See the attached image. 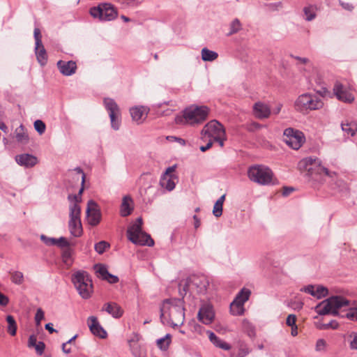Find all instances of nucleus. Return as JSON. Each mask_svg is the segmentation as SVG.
Here are the masks:
<instances>
[{"label":"nucleus","instance_id":"nucleus-16","mask_svg":"<svg viewBox=\"0 0 357 357\" xmlns=\"http://www.w3.org/2000/svg\"><path fill=\"white\" fill-rule=\"evenodd\" d=\"M175 169L176 166L169 167L162 175L160 181V185L169 191L175 188V179H176V177L174 175Z\"/></svg>","mask_w":357,"mask_h":357},{"label":"nucleus","instance_id":"nucleus-22","mask_svg":"<svg viewBox=\"0 0 357 357\" xmlns=\"http://www.w3.org/2000/svg\"><path fill=\"white\" fill-rule=\"evenodd\" d=\"M17 163L26 168L32 167L38 163V159L33 155L24 153L15 157Z\"/></svg>","mask_w":357,"mask_h":357},{"label":"nucleus","instance_id":"nucleus-39","mask_svg":"<svg viewBox=\"0 0 357 357\" xmlns=\"http://www.w3.org/2000/svg\"><path fill=\"white\" fill-rule=\"evenodd\" d=\"M303 12L305 15V19L307 21L312 20L316 16L315 8L312 6L305 7L303 8Z\"/></svg>","mask_w":357,"mask_h":357},{"label":"nucleus","instance_id":"nucleus-14","mask_svg":"<svg viewBox=\"0 0 357 357\" xmlns=\"http://www.w3.org/2000/svg\"><path fill=\"white\" fill-rule=\"evenodd\" d=\"M104 104L109 112L112 128L115 130H119L121 125V113L117 104L109 98L104 99Z\"/></svg>","mask_w":357,"mask_h":357},{"label":"nucleus","instance_id":"nucleus-1","mask_svg":"<svg viewBox=\"0 0 357 357\" xmlns=\"http://www.w3.org/2000/svg\"><path fill=\"white\" fill-rule=\"evenodd\" d=\"M161 317L168 312L172 325L179 326L183 324L185 319L183 301L182 299L173 298L164 301L160 308Z\"/></svg>","mask_w":357,"mask_h":357},{"label":"nucleus","instance_id":"nucleus-31","mask_svg":"<svg viewBox=\"0 0 357 357\" xmlns=\"http://www.w3.org/2000/svg\"><path fill=\"white\" fill-rule=\"evenodd\" d=\"M341 127L343 132L348 136H354L357 132V123L355 122H343Z\"/></svg>","mask_w":357,"mask_h":357},{"label":"nucleus","instance_id":"nucleus-34","mask_svg":"<svg viewBox=\"0 0 357 357\" xmlns=\"http://www.w3.org/2000/svg\"><path fill=\"white\" fill-rule=\"evenodd\" d=\"M225 199V195H222L215 203L213 213L215 217H220L222 214V206Z\"/></svg>","mask_w":357,"mask_h":357},{"label":"nucleus","instance_id":"nucleus-11","mask_svg":"<svg viewBox=\"0 0 357 357\" xmlns=\"http://www.w3.org/2000/svg\"><path fill=\"white\" fill-rule=\"evenodd\" d=\"M70 220L68 222V227L71 235L75 237H79L82 236L83 229L81 223L80 215L81 208L77 203L70 204Z\"/></svg>","mask_w":357,"mask_h":357},{"label":"nucleus","instance_id":"nucleus-54","mask_svg":"<svg viewBox=\"0 0 357 357\" xmlns=\"http://www.w3.org/2000/svg\"><path fill=\"white\" fill-rule=\"evenodd\" d=\"M33 347L35 348L36 352L39 355H41L44 352L45 345L44 342H39Z\"/></svg>","mask_w":357,"mask_h":357},{"label":"nucleus","instance_id":"nucleus-3","mask_svg":"<svg viewBox=\"0 0 357 357\" xmlns=\"http://www.w3.org/2000/svg\"><path fill=\"white\" fill-rule=\"evenodd\" d=\"M323 106V100L317 95L310 93L300 95L294 104L295 110L303 114H307L313 110L320 109Z\"/></svg>","mask_w":357,"mask_h":357},{"label":"nucleus","instance_id":"nucleus-15","mask_svg":"<svg viewBox=\"0 0 357 357\" xmlns=\"http://www.w3.org/2000/svg\"><path fill=\"white\" fill-rule=\"evenodd\" d=\"M86 216L88 223L91 226H96L101 220V213L98 204L93 200L87 204Z\"/></svg>","mask_w":357,"mask_h":357},{"label":"nucleus","instance_id":"nucleus-47","mask_svg":"<svg viewBox=\"0 0 357 357\" xmlns=\"http://www.w3.org/2000/svg\"><path fill=\"white\" fill-rule=\"evenodd\" d=\"M44 312L41 308H38L35 315V321L37 326L40 324V321L44 319Z\"/></svg>","mask_w":357,"mask_h":357},{"label":"nucleus","instance_id":"nucleus-7","mask_svg":"<svg viewBox=\"0 0 357 357\" xmlns=\"http://www.w3.org/2000/svg\"><path fill=\"white\" fill-rule=\"evenodd\" d=\"M72 282L83 299L89 298L93 293V283L86 271H77L72 276Z\"/></svg>","mask_w":357,"mask_h":357},{"label":"nucleus","instance_id":"nucleus-18","mask_svg":"<svg viewBox=\"0 0 357 357\" xmlns=\"http://www.w3.org/2000/svg\"><path fill=\"white\" fill-rule=\"evenodd\" d=\"M56 66L59 72L64 76H70L75 74L77 68L75 61L63 60H59Z\"/></svg>","mask_w":357,"mask_h":357},{"label":"nucleus","instance_id":"nucleus-50","mask_svg":"<svg viewBox=\"0 0 357 357\" xmlns=\"http://www.w3.org/2000/svg\"><path fill=\"white\" fill-rule=\"evenodd\" d=\"M56 245L60 248H67L69 246V243L66 238L60 237L56 238Z\"/></svg>","mask_w":357,"mask_h":357},{"label":"nucleus","instance_id":"nucleus-41","mask_svg":"<svg viewBox=\"0 0 357 357\" xmlns=\"http://www.w3.org/2000/svg\"><path fill=\"white\" fill-rule=\"evenodd\" d=\"M241 29V24L238 19L234 20L230 24V31L228 33V36L233 35L238 31H239Z\"/></svg>","mask_w":357,"mask_h":357},{"label":"nucleus","instance_id":"nucleus-4","mask_svg":"<svg viewBox=\"0 0 357 357\" xmlns=\"http://www.w3.org/2000/svg\"><path fill=\"white\" fill-rule=\"evenodd\" d=\"M298 167L301 171L306 172L307 175L314 181L319 180L323 174L332 176L328 169L321 165L318 158H304L299 162Z\"/></svg>","mask_w":357,"mask_h":357},{"label":"nucleus","instance_id":"nucleus-49","mask_svg":"<svg viewBox=\"0 0 357 357\" xmlns=\"http://www.w3.org/2000/svg\"><path fill=\"white\" fill-rule=\"evenodd\" d=\"M41 33L40 30L38 28H35L34 29V38L36 40V45L37 46H40L42 44V40H41Z\"/></svg>","mask_w":357,"mask_h":357},{"label":"nucleus","instance_id":"nucleus-60","mask_svg":"<svg viewBox=\"0 0 357 357\" xmlns=\"http://www.w3.org/2000/svg\"><path fill=\"white\" fill-rule=\"evenodd\" d=\"M78 174L82 175V184L83 185L85 182V174L83 172L82 169L79 167H77L75 169Z\"/></svg>","mask_w":357,"mask_h":357},{"label":"nucleus","instance_id":"nucleus-32","mask_svg":"<svg viewBox=\"0 0 357 357\" xmlns=\"http://www.w3.org/2000/svg\"><path fill=\"white\" fill-rule=\"evenodd\" d=\"M130 202H132L131 198H130L128 197H123V202H122V204L121 206V215L123 217H126L131 213L132 208L130 207Z\"/></svg>","mask_w":357,"mask_h":357},{"label":"nucleus","instance_id":"nucleus-20","mask_svg":"<svg viewBox=\"0 0 357 357\" xmlns=\"http://www.w3.org/2000/svg\"><path fill=\"white\" fill-rule=\"evenodd\" d=\"M88 325L91 332L100 338H105L107 336L106 331L99 324L96 317L91 316L88 318Z\"/></svg>","mask_w":357,"mask_h":357},{"label":"nucleus","instance_id":"nucleus-55","mask_svg":"<svg viewBox=\"0 0 357 357\" xmlns=\"http://www.w3.org/2000/svg\"><path fill=\"white\" fill-rule=\"evenodd\" d=\"M41 238L44 240L47 245H56V238H47L43 235L41 236Z\"/></svg>","mask_w":357,"mask_h":357},{"label":"nucleus","instance_id":"nucleus-52","mask_svg":"<svg viewBox=\"0 0 357 357\" xmlns=\"http://www.w3.org/2000/svg\"><path fill=\"white\" fill-rule=\"evenodd\" d=\"M350 337L352 338L349 343L350 348L357 350V333L351 334Z\"/></svg>","mask_w":357,"mask_h":357},{"label":"nucleus","instance_id":"nucleus-58","mask_svg":"<svg viewBox=\"0 0 357 357\" xmlns=\"http://www.w3.org/2000/svg\"><path fill=\"white\" fill-rule=\"evenodd\" d=\"M37 344V338L35 335H31L29 336L28 341V347H33Z\"/></svg>","mask_w":357,"mask_h":357},{"label":"nucleus","instance_id":"nucleus-19","mask_svg":"<svg viewBox=\"0 0 357 357\" xmlns=\"http://www.w3.org/2000/svg\"><path fill=\"white\" fill-rule=\"evenodd\" d=\"M301 291H303L318 299L326 296L328 294V289L321 285L310 284L301 289Z\"/></svg>","mask_w":357,"mask_h":357},{"label":"nucleus","instance_id":"nucleus-13","mask_svg":"<svg viewBox=\"0 0 357 357\" xmlns=\"http://www.w3.org/2000/svg\"><path fill=\"white\" fill-rule=\"evenodd\" d=\"M90 14L94 17H98L100 20L110 21L115 19L117 12L109 3H102L97 7L90 9Z\"/></svg>","mask_w":357,"mask_h":357},{"label":"nucleus","instance_id":"nucleus-35","mask_svg":"<svg viewBox=\"0 0 357 357\" xmlns=\"http://www.w3.org/2000/svg\"><path fill=\"white\" fill-rule=\"evenodd\" d=\"M251 291L248 289L243 288L241 291L236 295L234 301L236 302L243 304L249 299Z\"/></svg>","mask_w":357,"mask_h":357},{"label":"nucleus","instance_id":"nucleus-24","mask_svg":"<svg viewBox=\"0 0 357 357\" xmlns=\"http://www.w3.org/2000/svg\"><path fill=\"white\" fill-rule=\"evenodd\" d=\"M102 310L106 311L116 319L120 318L123 314V309L117 303L112 302L105 303Z\"/></svg>","mask_w":357,"mask_h":357},{"label":"nucleus","instance_id":"nucleus-27","mask_svg":"<svg viewBox=\"0 0 357 357\" xmlns=\"http://www.w3.org/2000/svg\"><path fill=\"white\" fill-rule=\"evenodd\" d=\"M252 349L248 344L243 341L238 342V351L237 353H231L230 357H245L248 356Z\"/></svg>","mask_w":357,"mask_h":357},{"label":"nucleus","instance_id":"nucleus-45","mask_svg":"<svg viewBox=\"0 0 357 357\" xmlns=\"http://www.w3.org/2000/svg\"><path fill=\"white\" fill-rule=\"evenodd\" d=\"M243 328L245 332L247 335L250 337H254L255 336V328L248 321L243 322Z\"/></svg>","mask_w":357,"mask_h":357},{"label":"nucleus","instance_id":"nucleus-25","mask_svg":"<svg viewBox=\"0 0 357 357\" xmlns=\"http://www.w3.org/2000/svg\"><path fill=\"white\" fill-rule=\"evenodd\" d=\"M254 114L258 119H266L270 116L271 109L269 107L260 102L255 104L253 107Z\"/></svg>","mask_w":357,"mask_h":357},{"label":"nucleus","instance_id":"nucleus-8","mask_svg":"<svg viewBox=\"0 0 357 357\" xmlns=\"http://www.w3.org/2000/svg\"><path fill=\"white\" fill-rule=\"evenodd\" d=\"M209 284V281L205 275H192L185 281L179 284V291L181 294L183 291L184 294L188 291H196L198 294H204Z\"/></svg>","mask_w":357,"mask_h":357},{"label":"nucleus","instance_id":"nucleus-43","mask_svg":"<svg viewBox=\"0 0 357 357\" xmlns=\"http://www.w3.org/2000/svg\"><path fill=\"white\" fill-rule=\"evenodd\" d=\"M95 269L96 273L99 275L102 279H105L108 275L109 272L107 271V268L102 264H98L95 266Z\"/></svg>","mask_w":357,"mask_h":357},{"label":"nucleus","instance_id":"nucleus-21","mask_svg":"<svg viewBox=\"0 0 357 357\" xmlns=\"http://www.w3.org/2000/svg\"><path fill=\"white\" fill-rule=\"evenodd\" d=\"M198 319L204 324H210L214 319L212 307L208 305L202 307L198 312Z\"/></svg>","mask_w":357,"mask_h":357},{"label":"nucleus","instance_id":"nucleus-56","mask_svg":"<svg viewBox=\"0 0 357 357\" xmlns=\"http://www.w3.org/2000/svg\"><path fill=\"white\" fill-rule=\"evenodd\" d=\"M9 303V298L0 291V305L6 306Z\"/></svg>","mask_w":357,"mask_h":357},{"label":"nucleus","instance_id":"nucleus-40","mask_svg":"<svg viewBox=\"0 0 357 357\" xmlns=\"http://www.w3.org/2000/svg\"><path fill=\"white\" fill-rule=\"evenodd\" d=\"M84 186V184L82 185ZM84 191V187H82L80 190H79V192L77 195H69L68 197V199L69 202H70V204H73L74 203H77V204L79 205V204L81 202L82 198L81 195Z\"/></svg>","mask_w":357,"mask_h":357},{"label":"nucleus","instance_id":"nucleus-29","mask_svg":"<svg viewBox=\"0 0 357 357\" xmlns=\"http://www.w3.org/2000/svg\"><path fill=\"white\" fill-rule=\"evenodd\" d=\"M15 137L18 142L26 144L29 141L27 132L23 125H20L15 129Z\"/></svg>","mask_w":357,"mask_h":357},{"label":"nucleus","instance_id":"nucleus-59","mask_svg":"<svg viewBox=\"0 0 357 357\" xmlns=\"http://www.w3.org/2000/svg\"><path fill=\"white\" fill-rule=\"evenodd\" d=\"M208 142L206 144V146H202L200 147V150L202 152H205L206 151L208 150L210 148H211L212 145H213V139H208Z\"/></svg>","mask_w":357,"mask_h":357},{"label":"nucleus","instance_id":"nucleus-44","mask_svg":"<svg viewBox=\"0 0 357 357\" xmlns=\"http://www.w3.org/2000/svg\"><path fill=\"white\" fill-rule=\"evenodd\" d=\"M109 247V244L106 241H100L95 245V250L99 254H102L107 248Z\"/></svg>","mask_w":357,"mask_h":357},{"label":"nucleus","instance_id":"nucleus-6","mask_svg":"<svg viewBox=\"0 0 357 357\" xmlns=\"http://www.w3.org/2000/svg\"><path fill=\"white\" fill-rule=\"evenodd\" d=\"M203 140L213 139L216 142L220 147L224 146V142L226 140V132L223 126L216 120H212L206 123L201 132Z\"/></svg>","mask_w":357,"mask_h":357},{"label":"nucleus","instance_id":"nucleus-62","mask_svg":"<svg viewBox=\"0 0 357 357\" xmlns=\"http://www.w3.org/2000/svg\"><path fill=\"white\" fill-rule=\"evenodd\" d=\"M294 190V189L292 188H288V187H284L283 188V191H282V195L284 196H287L289 195L292 191Z\"/></svg>","mask_w":357,"mask_h":357},{"label":"nucleus","instance_id":"nucleus-57","mask_svg":"<svg viewBox=\"0 0 357 357\" xmlns=\"http://www.w3.org/2000/svg\"><path fill=\"white\" fill-rule=\"evenodd\" d=\"M104 280L108 281L111 284L116 283L119 281V278L117 276L113 275L110 274L109 273H108V275Z\"/></svg>","mask_w":357,"mask_h":357},{"label":"nucleus","instance_id":"nucleus-36","mask_svg":"<svg viewBox=\"0 0 357 357\" xmlns=\"http://www.w3.org/2000/svg\"><path fill=\"white\" fill-rule=\"evenodd\" d=\"M243 304L238 303L234 300L230 305V310L232 314L238 316L242 315L244 312Z\"/></svg>","mask_w":357,"mask_h":357},{"label":"nucleus","instance_id":"nucleus-38","mask_svg":"<svg viewBox=\"0 0 357 357\" xmlns=\"http://www.w3.org/2000/svg\"><path fill=\"white\" fill-rule=\"evenodd\" d=\"M11 281L16 284H22L24 282V275L20 271L10 272Z\"/></svg>","mask_w":357,"mask_h":357},{"label":"nucleus","instance_id":"nucleus-26","mask_svg":"<svg viewBox=\"0 0 357 357\" xmlns=\"http://www.w3.org/2000/svg\"><path fill=\"white\" fill-rule=\"evenodd\" d=\"M209 340L216 347L225 351H229L231 347L229 344L220 339L213 332L207 331Z\"/></svg>","mask_w":357,"mask_h":357},{"label":"nucleus","instance_id":"nucleus-10","mask_svg":"<svg viewBox=\"0 0 357 357\" xmlns=\"http://www.w3.org/2000/svg\"><path fill=\"white\" fill-rule=\"evenodd\" d=\"M249 178L261 185H268L272 183L273 173L272 170L261 165L252 166L248 171Z\"/></svg>","mask_w":357,"mask_h":357},{"label":"nucleus","instance_id":"nucleus-53","mask_svg":"<svg viewBox=\"0 0 357 357\" xmlns=\"http://www.w3.org/2000/svg\"><path fill=\"white\" fill-rule=\"evenodd\" d=\"M296 317L294 314H289L286 320V324L289 326H296Z\"/></svg>","mask_w":357,"mask_h":357},{"label":"nucleus","instance_id":"nucleus-17","mask_svg":"<svg viewBox=\"0 0 357 357\" xmlns=\"http://www.w3.org/2000/svg\"><path fill=\"white\" fill-rule=\"evenodd\" d=\"M333 92L337 98L344 102L351 103L354 101V96L344 88V86L337 82L333 87Z\"/></svg>","mask_w":357,"mask_h":357},{"label":"nucleus","instance_id":"nucleus-33","mask_svg":"<svg viewBox=\"0 0 357 357\" xmlns=\"http://www.w3.org/2000/svg\"><path fill=\"white\" fill-rule=\"evenodd\" d=\"M218 56L217 52L209 50L206 47L202 50V59L205 61H213L215 60Z\"/></svg>","mask_w":357,"mask_h":357},{"label":"nucleus","instance_id":"nucleus-9","mask_svg":"<svg viewBox=\"0 0 357 357\" xmlns=\"http://www.w3.org/2000/svg\"><path fill=\"white\" fill-rule=\"evenodd\" d=\"M209 111L206 106L191 105L183 111V119L189 125H199L206 120Z\"/></svg>","mask_w":357,"mask_h":357},{"label":"nucleus","instance_id":"nucleus-37","mask_svg":"<svg viewBox=\"0 0 357 357\" xmlns=\"http://www.w3.org/2000/svg\"><path fill=\"white\" fill-rule=\"evenodd\" d=\"M6 321L8 322V332L12 335L14 336L16 335L17 331V324L14 317L11 315H8L6 317Z\"/></svg>","mask_w":357,"mask_h":357},{"label":"nucleus","instance_id":"nucleus-5","mask_svg":"<svg viewBox=\"0 0 357 357\" xmlns=\"http://www.w3.org/2000/svg\"><path fill=\"white\" fill-rule=\"evenodd\" d=\"M142 219L138 218L127 230V236L132 243L139 245L153 246L154 241L151 236L142 230Z\"/></svg>","mask_w":357,"mask_h":357},{"label":"nucleus","instance_id":"nucleus-28","mask_svg":"<svg viewBox=\"0 0 357 357\" xmlns=\"http://www.w3.org/2000/svg\"><path fill=\"white\" fill-rule=\"evenodd\" d=\"M35 52L38 61L41 66H45L47 61V56L43 43L40 46L36 45Z\"/></svg>","mask_w":357,"mask_h":357},{"label":"nucleus","instance_id":"nucleus-61","mask_svg":"<svg viewBox=\"0 0 357 357\" xmlns=\"http://www.w3.org/2000/svg\"><path fill=\"white\" fill-rule=\"evenodd\" d=\"M45 328L50 333H53L54 332H56L55 329L53 328V325L51 323H48L45 324Z\"/></svg>","mask_w":357,"mask_h":357},{"label":"nucleus","instance_id":"nucleus-64","mask_svg":"<svg viewBox=\"0 0 357 357\" xmlns=\"http://www.w3.org/2000/svg\"><path fill=\"white\" fill-rule=\"evenodd\" d=\"M193 219L195 220V227L197 229L200 226V220L197 215H194Z\"/></svg>","mask_w":357,"mask_h":357},{"label":"nucleus","instance_id":"nucleus-42","mask_svg":"<svg viewBox=\"0 0 357 357\" xmlns=\"http://www.w3.org/2000/svg\"><path fill=\"white\" fill-rule=\"evenodd\" d=\"M170 343V335L167 334L165 337L160 338L157 340V344L158 346L163 350H166Z\"/></svg>","mask_w":357,"mask_h":357},{"label":"nucleus","instance_id":"nucleus-2","mask_svg":"<svg viewBox=\"0 0 357 357\" xmlns=\"http://www.w3.org/2000/svg\"><path fill=\"white\" fill-rule=\"evenodd\" d=\"M349 306V301L342 296H331L315 307V311L320 315L331 314L340 315L344 307Z\"/></svg>","mask_w":357,"mask_h":357},{"label":"nucleus","instance_id":"nucleus-63","mask_svg":"<svg viewBox=\"0 0 357 357\" xmlns=\"http://www.w3.org/2000/svg\"><path fill=\"white\" fill-rule=\"evenodd\" d=\"M341 5L344 9L348 10H351L353 8L352 5L349 3H341Z\"/></svg>","mask_w":357,"mask_h":357},{"label":"nucleus","instance_id":"nucleus-30","mask_svg":"<svg viewBox=\"0 0 357 357\" xmlns=\"http://www.w3.org/2000/svg\"><path fill=\"white\" fill-rule=\"evenodd\" d=\"M342 312L344 314H341L342 317H347L350 320L357 321V305L353 307L349 303V306L344 307Z\"/></svg>","mask_w":357,"mask_h":357},{"label":"nucleus","instance_id":"nucleus-46","mask_svg":"<svg viewBox=\"0 0 357 357\" xmlns=\"http://www.w3.org/2000/svg\"><path fill=\"white\" fill-rule=\"evenodd\" d=\"M34 128L39 134L42 135L45 132L46 126L43 121L36 120L34 122Z\"/></svg>","mask_w":357,"mask_h":357},{"label":"nucleus","instance_id":"nucleus-48","mask_svg":"<svg viewBox=\"0 0 357 357\" xmlns=\"http://www.w3.org/2000/svg\"><path fill=\"white\" fill-rule=\"evenodd\" d=\"M326 347V342L324 339H319L316 343V351H321L325 350Z\"/></svg>","mask_w":357,"mask_h":357},{"label":"nucleus","instance_id":"nucleus-23","mask_svg":"<svg viewBox=\"0 0 357 357\" xmlns=\"http://www.w3.org/2000/svg\"><path fill=\"white\" fill-rule=\"evenodd\" d=\"M130 115L133 121H136L138 124L143 122L146 118L148 109L144 107H135L130 110Z\"/></svg>","mask_w":357,"mask_h":357},{"label":"nucleus","instance_id":"nucleus-51","mask_svg":"<svg viewBox=\"0 0 357 357\" xmlns=\"http://www.w3.org/2000/svg\"><path fill=\"white\" fill-rule=\"evenodd\" d=\"M338 327V323L336 321H331L327 324H324L321 327V329H328V328H333L336 329Z\"/></svg>","mask_w":357,"mask_h":357},{"label":"nucleus","instance_id":"nucleus-12","mask_svg":"<svg viewBox=\"0 0 357 357\" xmlns=\"http://www.w3.org/2000/svg\"><path fill=\"white\" fill-rule=\"evenodd\" d=\"M305 140L304 134L300 130L289 128L284 131L283 141L294 150L299 149Z\"/></svg>","mask_w":357,"mask_h":357}]
</instances>
